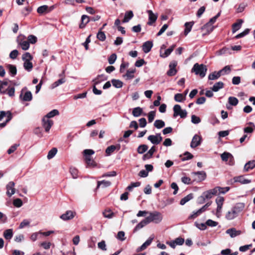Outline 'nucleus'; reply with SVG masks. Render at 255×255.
Wrapping results in <instances>:
<instances>
[{
    "mask_svg": "<svg viewBox=\"0 0 255 255\" xmlns=\"http://www.w3.org/2000/svg\"><path fill=\"white\" fill-rule=\"evenodd\" d=\"M193 198V194H189L180 200V204L181 205H184L186 203L191 200Z\"/></svg>",
    "mask_w": 255,
    "mask_h": 255,
    "instance_id": "obj_39",
    "label": "nucleus"
},
{
    "mask_svg": "<svg viewBox=\"0 0 255 255\" xmlns=\"http://www.w3.org/2000/svg\"><path fill=\"white\" fill-rule=\"evenodd\" d=\"M7 68H8L9 73L12 76H14L16 74L17 70L15 66L8 64L7 66Z\"/></svg>",
    "mask_w": 255,
    "mask_h": 255,
    "instance_id": "obj_38",
    "label": "nucleus"
},
{
    "mask_svg": "<svg viewBox=\"0 0 255 255\" xmlns=\"http://www.w3.org/2000/svg\"><path fill=\"white\" fill-rule=\"evenodd\" d=\"M121 148V146L120 144H118L117 145H111L108 147L106 150V153L107 155H109L112 153H113L116 149L119 150Z\"/></svg>",
    "mask_w": 255,
    "mask_h": 255,
    "instance_id": "obj_22",
    "label": "nucleus"
},
{
    "mask_svg": "<svg viewBox=\"0 0 255 255\" xmlns=\"http://www.w3.org/2000/svg\"><path fill=\"white\" fill-rule=\"evenodd\" d=\"M111 82L113 86L117 88H122L123 85V82L119 80L113 79L112 80Z\"/></svg>",
    "mask_w": 255,
    "mask_h": 255,
    "instance_id": "obj_44",
    "label": "nucleus"
},
{
    "mask_svg": "<svg viewBox=\"0 0 255 255\" xmlns=\"http://www.w3.org/2000/svg\"><path fill=\"white\" fill-rule=\"evenodd\" d=\"M75 213L72 211H67L65 213L60 216V218L64 221H67L73 219Z\"/></svg>",
    "mask_w": 255,
    "mask_h": 255,
    "instance_id": "obj_16",
    "label": "nucleus"
},
{
    "mask_svg": "<svg viewBox=\"0 0 255 255\" xmlns=\"http://www.w3.org/2000/svg\"><path fill=\"white\" fill-rule=\"evenodd\" d=\"M57 149L56 148H52L48 153L47 157L48 159L52 158L56 154Z\"/></svg>",
    "mask_w": 255,
    "mask_h": 255,
    "instance_id": "obj_47",
    "label": "nucleus"
},
{
    "mask_svg": "<svg viewBox=\"0 0 255 255\" xmlns=\"http://www.w3.org/2000/svg\"><path fill=\"white\" fill-rule=\"evenodd\" d=\"M215 190H216V195L219 194V193L225 194L227 192L230 190L229 187H226L225 188H222L220 187H216L214 188Z\"/></svg>",
    "mask_w": 255,
    "mask_h": 255,
    "instance_id": "obj_36",
    "label": "nucleus"
},
{
    "mask_svg": "<svg viewBox=\"0 0 255 255\" xmlns=\"http://www.w3.org/2000/svg\"><path fill=\"white\" fill-rule=\"evenodd\" d=\"M13 205L16 207H20L22 205V202L20 199L17 198L13 200Z\"/></svg>",
    "mask_w": 255,
    "mask_h": 255,
    "instance_id": "obj_64",
    "label": "nucleus"
},
{
    "mask_svg": "<svg viewBox=\"0 0 255 255\" xmlns=\"http://www.w3.org/2000/svg\"><path fill=\"white\" fill-rule=\"evenodd\" d=\"M192 174L194 176L193 180L198 182L204 180L207 177L206 173L204 171L193 172Z\"/></svg>",
    "mask_w": 255,
    "mask_h": 255,
    "instance_id": "obj_7",
    "label": "nucleus"
},
{
    "mask_svg": "<svg viewBox=\"0 0 255 255\" xmlns=\"http://www.w3.org/2000/svg\"><path fill=\"white\" fill-rule=\"evenodd\" d=\"M193 25V22H186L185 23V28L184 30V33L185 36H186L190 32Z\"/></svg>",
    "mask_w": 255,
    "mask_h": 255,
    "instance_id": "obj_34",
    "label": "nucleus"
},
{
    "mask_svg": "<svg viewBox=\"0 0 255 255\" xmlns=\"http://www.w3.org/2000/svg\"><path fill=\"white\" fill-rule=\"evenodd\" d=\"M175 45H172L167 49H166L164 52V53L162 55H161V56L162 57H166L169 56L170 53L173 51Z\"/></svg>",
    "mask_w": 255,
    "mask_h": 255,
    "instance_id": "obj_52",
    "label": "nucleus"
},
{
    "mask_svg": "<svg viewBox=\"0 0 255 255\" xmlns=\"http://www.w3.org/2000/svg\"><path fill=\"white\" fill-rule=\"evenodd\" d=\"M106 80L107 77H106L104 75H99L93 80V82H94V86H96V85L99 84L101 81Z\"/></svg>",
    "mask_w": 255,
    "mask_h": 255,
    "instance_id": "obj_40",
    "label": "nucleus"
},
{
    "mask_svg": "<svg viewBox=\"0 0 255 255\" xmlns=\"http://www.w3.org/2000/svg\"><path fill=\"white\" fill-rule=\"evenodd\" d=\"M8 86V82L6 81H0V92L2 94H6Z\"/></svg>",
    "mask_w": 255,
    "mask_h": 255,
    "instance_id": "obj_28",
    "label": "nucleus"
},
{
    "mask_svg": "<svg viewBox=\"0 0 255 255\" xmlns=\"http://www.w3.org/2000/svg\"><path fill=\"white\" fill-rule=\"evenodd\" d=\"M111 184V183L110 181L103 180L101 181L98 182L97 188H99V187L102 185L103 187H107L110 186Z\"/></svg>",
    "mask_w": 255,
    "mask_h": 255,
    "instance_id": "obj_48",
    "label": "nucleus"
},
{
    "mask_svg": "<svg viewBox=\"0 0 255 255\" xmlns=\"http://www.w3.org/2000/svg\"><path fill=\"white\" fill-rule=\"evenodd\" d=\"M245 208V204L243 203H237L232 208L239 214Z\"/></svg>",
    "mask_w": 255,
    "mask_h": 255,
    "instance_id": "obj_29",
    "label": "nucleus"
},
{
    "mask_svg": "<svg viewBox=\"0 0 255 255\" xmlns=\"http://www.w3.org/2000/svg\"><path fill=\"white\" fill-rule=\"evenodd\" d=\"M249 125H251V127H247L244 128V131L246 133H252L253 132L255 128V126L253 123L250 122Z\"/></svg>",
    "mask_w": 255,
    "mask_h": 255,
    "instance_id": "obj_43",
    "label": "nucleus"
},
{
    "mask_svg": "<svg viewBox=\"0 0 255 255\" xmlns=\"http://www.w3.org/2000/svg\"><path fill=\"white\" fill-rule=\"evenodd\" d=\"M238 214L236 211L232 208L230 210L228 211L226 214L225 217L228 220H231L235 219L238 216Z\"/></svg>",
    "mask_w": 255,
    "mask_h": 255,
    "instance_id": "obj_18",
    "label": "nucleus"
},
{
    "mask_svg": "<svg viewBox=\"0 0 255 255\" xmlns=\"http://www.w3.org/2000/svg\"><path fill=\"white\" fill-rule=\"evenodd\" d=\"M249 31H250V29H246L243 32L240 33V34L237 35L236 36H235V38H237V39H239V38H240L241 37H243L245 36H246V35H247L249 33Z\"/></svg>",
    "mask_w": 255,
    "mask_h": 255,
    "instance_id": "obj_60",
    "label": "nucleus"
},
{
    "mask_svg": "<svg viewBox=\"0 0 255 255\" xmlns=\"http://www.w3.org/2000/svg\"><path fill=\"white\" fill-rule=\"evenodd\" d=\"M174 100L177 102H182L185 100V96L183 94H176L174 96Z\"/></svg>",
    "mask_w": 255,
    "mask_h": 255,
    "instance_id": "obj_45",
    "label": "nucleus"
},
{
    "mask_svg": "<svg viewBox=\"0 0 255 255\" xmlns=\"http://www.w3.org/2000/svg\"><path fill=\"white\" fill-rule=\"evenodd\" d=\"M148 149V146L145 144L139 145L137 148V152L139 154H142Z\"/></svg>",
    "mask_w": 255,
    "mask_h": 255,
    "instance_id": "obj_49",
    "label": "nucleus"
},
{
    "mask_svg": "<svg viewBox=\"0 0 255 255\" xmlns=\"http://www.w3.org/2000/svg\"><path fill=\"white\" fill-rule=\"evenodd\" d=\"M231 71V68L229 66H226L222 69L220 70V73L221 75H225L226 74H229L230 73Z\"/></svg>",
    "mask_w": 255,
    "mask_h": 255,
    "instance_id": "obj_54",
    "label": "nucleus"
},
{
    "mask_svg": "<svg viewBox=\"0 0 255 255\" xmlns=\"http://www.w3.org/2000/svg\"><path fill=\"white\" fill-rule=\"evenodd\" d=\"M224 83L222 82H218L216 83L211 88L212 91L218 92L219 90L224 87Z\"/></svg>",
    "mask_w": 255,
    "mask_h": 255,
    "instance_id": "obj_32",
    "label": "nucleus"
},
{
    "mask_svg": "<svg viewBox=\"0 0 255 255\" xmlns=\"http://www.w3.org/2000/svg\"><path fill=\"white\" fill-rule=\"evenodd\" d=\"M59 115V111L56 109H54L49 112L44 118H47L48 119L54 117V116H58Z\"/></svg>",
    "mask_w": 255,
    "mask_h": 255,
    "instance_id": "obj_37",
    "label": "nucleus"
},
{
    "mask_svg": "<svg viewBox=\"0 0 255 255\" xmlns=\"http://www.w3.org/2000/svg\"><path fill=\"white\" fill-rule=\"evenodd\" d=\"M147 13L148 14V25H152L153 23L155 22L157 18V14L154 13L151 10H147Z\"/></svg>",
    "mask_w": 255,
    "mask_h": 255,
    "instance_id": "obj_14",
    "label": "nucleus"
},
{
    "mask_svg": "<svg viewBox=\"0 0 255 255\" xmlns=\"http://www.w3.org/2000/svg\"><path fill=\"white\" fill-rule=\"evenodd\" d=\"M28 42L31 44H34L37 41V37L33 35H30L27 37Z\"/></svg>",
    "mask_w": 255,
    "mask_h": 255,
    "instance_id": "obj_59",
    "label": "nucleus"
},
{
    "mask_svg": "<svg viewBox=\"0 0 255 255\" xmlns=\"http://www.w3.org/2000/svg\"><path fill=\"white\" fill-rule=\"evenodd\" d=\"M133 16V14L132 11L129 10L128 11L125 13L124 18L123 20V22H128L129 21L130 19H131Z\"/></svg>",
    "mask_w": 255,
    "mask_h": 255,
    "instance_id": "obj_33",
    "label": "nucleus"
},
{
    "mask_svg": "<svg viewBox=\"0 0 255 255\" xmlns=\"http://www.w3.org/2000/svg\"><path fill=\"white\" fill-rule=\"evenodd\" d=\"M149 216L146 218L149 223L154 222L156 224L160 223L162 220L161 214L157 211L148 213Z\"/></svg>",
    "mask_w": 255,
    "mask_h": 255,
    "instance_id": "obj_2",
    "label": "nucleus"
},
{
    "mask_svg": "<svg viewBox=\"0 0 255 255\" xmlns=\"http://www.w3.org/2000/svg\"><path fill=\"white\" fill-rule=\"evenodd\" d=\"M221 157L222 161L228 162L227 164L229 165H233L234 164V158L232 154L228 152H224L221 154Z\"/></svg>",
    "mask_w": 255,
    "mask_h": 255,
    "instance_id": "obj_6",
    "label": "nucleus"
},
{
    "mask_svg": "<svg viewBox=\"0 0 255 255\" xmlns=\"http://www.w3.org/2000/svg\"><path fill=\"white\" fill-rule=\"evenodd\" d=\"M117 59V55L113 53L108 58V62L110 64H113Z\"/></svg>",
    "mask_w": 255,
    "mask_h": 255,
    "instance_id": "obj_58",
    "label": "nucleus"
},
{
    "mask_svg": "<svg viewBox=\"0 0 255 255\" xmlns=\"http://www.w3.org/2000/svg\"><path fill=\"white\" fill-rule=\"evenodd\" d=\"M202 137L198 135L195 134L191 141L190 146L192 148H195L200 145L201 143Z\"/></svg>",
    "mask_w": 255,
    "mask_h": 255,
    "instance_id": "obj_11",
    "label": "nucleus"
},
{
    "mask_svg": "<svg viewBox=\"0 0 255 255\" xmlns=\"http://www.w3.org/2000/svg\"><path fill=\"white\" fill-rule=\"evenodd\" d=\"M235 182H240L242 184H249L251 182V180L245 179L244 176H236L234 178Z\"/></svg>",
    "mask_w": 255,
    "mask_h": 255,
    "instance_id": "obj_17",
    "label": "nucleus"
},
{
    "mask_svg": "<svg viewBox=\"0 0 255 255\" xmlns=\"http://www.w3.org/2000/svg\"><path fill=\"white\" fill-rule=\"evenodd\" d=\"M12 118L11 113L9 111L5 112H0V128L4 127L6 123L8 122Z\"/></svg>",
    "mask_w": 255,
    "mask_h": 255,
    "instance_id": "obj_3",
    "label": "nucleus"
},
{
    "mask_svg": "<svg viewBox=\"0 0 255 255\" xmlns=\"http://www.w3.org/2000/svg\"><path fill=\"white\" fill-rule=\"evenodd\" d=\"M97 38L101 41H104L106 38V35L104 32L100 29L98 33L97 34Z\"/></svg>",
    "mask_w": 255,
    "mask_h": 255,
    "instance_id": "obj_50",
    "label": "nucleus"
},
{
    "mask_svg": "<svg viewBox=\"0 0 255 255\" xmlns=\"http://www.w3.org/2000/svg\"><path fill=\"white\" fill-rule=\"evenodd\" d=\"M70 172L74 179H76L78 177V170L75 168H70Z\"/></svg>",
    "mask_w": 255,
    "mask_h": 255,
    "instance_id": "obj_61",
    "label": "nucleus"
},
{
    "mask_svg": "<svg viewBox=\"0 0 255 255\" xmlns=\"http://www.w3.org/2000/svg\"><path fill=\"white\" fill-rule=\"evenodd\" d=\"M152 46L153 44L151 41H146L142 45V50L144 53H147L150 51Z\"/></svg>",
    "mask_w": 255,
    "mask_h": 255,
    "instance_id": "obj_19",
    "label": "nucleus"
},
{
    "mask_svg": "<svg viewBox=\"0 0 255 255\" xmlns=\"http://www.w3.org/2000/svg\"><path fill=\"white\" fill-rule=\"evenodd\" d=\"M228 102L231 105L235 106L238 104L239 101L236 97H230L228 99Z\"/></svg>",
    "mask_w": 255,
    "mask_h": 255,
    "instance_id": "obj_51",
    "label": "nucleus"
},
{
    "mask_svg": "<svg viewBox=\"0 0 255 255\" xmlns=\"http://www.w3.org/2000/svg\"><path fill=\"white\" fill-rule=\"evenodd\" d=\"M20 98L24 101H30L32 99L31 92L27 91L22 96V93L20 95Z\"/></svg>",
    "mask_w": 255,
    "mask_h": 255,
    "instance_id": "obj_24",
    "label": "nucleus"
},
{
    "mask_svg": "<svg viewBox=\"0 0 255 255\" xmlns=\"http://www.w3.org/2000/svg\"><path fill=\"white\" fill-rule=\"evenodd\" d=\"M22 59L24 61H31L32 59V56L29 52H26L23 54Z\"/></svg>",
    "mask_w": 255,
    "mask_h": 255,
    "instance_id": "obj_55",
    "label": "nucleus"
},
{
    "mask_svg": "<svg viewBox=\"0 0 255 255\" xmlns=\"http://www.w3.org/2000/svg\"><path fill=\"white\" fill-rule=\"evenodd\" d=\"M13 236L12 229H9L5 230L3 232V237L5 240L10 241Z\"/></svg>",
    "mask_w": 255,
    "mask_h": 255,
    "instance_id": "obj_26",
    "label": "nucleus"
},
{
    "mask_svg": "<svg viewBox=\"0 0 255 255\" xmlns=\"http://www.w3.org/2000/svg\"><path fill=\"white\" fill-rule=\"evenodd\" d=\"M149 224L146 218L141 221L140 222H139L134 228L133 230V232H135L137 231L138 230H140V229L144 227L145 226Z\"/></svg>",
    "mask_w": 255,
    "mask_h": 255,
    "instance_id": "obj_21",
    "label": "nucleus"
},
{
    "mask_svg": "<svg viewBox=\"0 0 255 255\" xmlns=\"http://www.w3.org/2000/svg\"><path fill=\"white\" fill-rule=\"evenodd\" d=\"M132 114V115L135 117H138L141 115H142L143 116L146 115L145 114L143 113L142 109L139 107H136V108L133 109Z\"/></svg>",
    "mask_w": 255,
    "mask_h": 255,
    "instance_id": "obj_20",
    "label": "nucleus"
},
{
    "mask_svg": "<svg viewBox=\"0 0 255 255\" xmlns=\"http://www.w3.org/2000/svg\"><path fill=\"white\" fill-rule=\"evenodd\" d=\"M23 67L26 70L30 72L32 69L33 64L30 61H24Z\"/></svg>",
    "mask_w": 255,
    "mask_h": 255,
    "instance_id": "obj_42",
    "label": "nucleus"
},
{
    "mask_svg": "<svg viewBox=\"0 0 255 255\" xmlns=\"http://www.w3.org/2000/svg\"><path fill=\"white\" fill-rule=\"evenodd\" d=\"M48 7L47 5H44L41 6H39L37 9V11L39 14H42L44 12H46L48 10Z\"/></svg>",
    "mask_w": 255,
    "mask_h": 255,
    "instance_id": "obj_53",
    "label": "nucleus"
},
{
    "mask_svg": "<svg viewBox=\"0 0 255 255\" xmlns=\"http://www.w3.org/2000/svg\"><path fill=\"white\" fill-rule=\"evenodd\" d=\"M53 125V121L48 119L47 118H43L42 120V126L46 132H48L49 131Z\"/></svg>",
    "mask_w": 255,
    "mask_h": 255,
    "instance_id": "obj_8",
    "label": "nucleus"
},
{
    "mask_svg": "<svg viewBox=\"0 0 255 255\" xmlns=\"http://www.w3.org/2000/svg\"><path fill=\"white\" fill-rule=\"evenodd\" d=\"M154 237H150L146 241H145L142 245V247L145 249L148 246H149L152 242Z\"/></svg>",
    "mask_w": 255,
    "mask_h": 255,
    "instance_id": "obj_63",
    "label": "nucleus"
},
{
    "mask_svg": "<svg viewBox=\"0 0 255 255\" xmlns=\"http://www.w3.org/2000/svg\"><path fill=\"white\" fill-rule=\"evenodd\" d=\"M154 126L157 128H161L165 126L164 122L160 120H157L154 122Z\"/></svg>",
    "mask_w": 255,
    "mask_h": 255,
    "instance_id": "obj_46",
    "label": "nucleus"
},
{
    "mask_svg": "<svg viewBox=\"0 0 255 255\" xmlns=\"http://www.w3.org/2000/svg\"><path fill=\"white\" fill-rule=\"evenodd\" d=\"M65 81H66V80H65V78H61L60 79H59L57 81H55L52 84V85H51L52 89H54V88L58 87L60 85H61V84L64 83L65 82Z\"/></svg>",
    "mask_w": 255,
    "mask_h": 255,
    "instance_id": "obj_41",
    "label": "nucleus"
},
{
    "mask_svg": "<svg viewBox=\"0 0 255 255\" xmlns=\"http://www.w3.org/2000/svg\"><path fill=\"white\" fill-rule=\"evenodd\" d=\"M226 234L229 235L231 238H233L241 234V231L237 230L235 228H232L228 229L226 231Z\"/></svg>",
    "mask_w": 255,
    "mask_h": 255,
    "instance_id": "obj_15",
    "label": "nucleus"
},
{
    "mask_svg": "<svg viewBox=\"0 0 255 255\" xmlns=\"http://www.w3.org/2000/svg\"><path fill=\"white\" fill-rule=\"evenodd\" d=\"M135 69H130L127 70L126 74L124 76L127 80L131 79L134 78V73L135 72Z\"/></svg>",
    "mask_w": 255,
    "mask_h": 255,
    "instance_id": "obj_30",
    "label": "nucleus"
},
{
    "mask_svg": "<svg viewBox=\"0 0 255 255\" xmlns=\"http://www.w3.org/2000/svg\"><path fill=\"white\" fill-rule=\"evenodd\" d=\"M90 20V17L86 15H83L81 17V23L79 25L80 28H84Z\"/></svg>",
    "mask_w": 255,
    "mask_h": 255,
    "instance_id": "obj_27",
    "label": "nucleus"
},
{
    "mask_svg": "<svg viewBox=\"0 0 255 255\" xmlns=\"http://www.w3.org/2000/svg\"><path fill=\"white\" fill-rule=\"evenodd\" d=\"M103 214L105 218H107L109 219L113 218L114 215V213L111 212L110 210L108 211H105L104 212H103Z\"/></svg>",
    "mask_w": 255,
    "mask_h": 255,
    "instance_id": "obj_56",
    "label": "nucleus"
},
{
    "mask_svg": "<svg viewBox=\"0 0 255 255\" xmlns=\"http://www.w3.org/2000/svg\"><path fill=\"white\" fill-rule=\"evenodd\" d=\"M21 48L24 50H26L29 48V43L27 41H23L20 43Z\"/></svg>",
    "mask_w": 255,
    "mask_h": 255,
    "instance_id": "obj_57",
    "label": "nucleus"
},
{
    "mask_svg": "<svg viewBox=\"0 0 255 255\" xmlns=\"http://www.w3.org/2000/svg\"><path fill=\"white\" fill-rule=\"evenodd\" d=\"M147 139L152 144H158L162 141V137H161L160 133H156L155 135H149Z\"/></svg>",
    "mask_w": 255,
    "mask_h": 255,
    "instance_id": "obj_10",
    "label": "nucleus"
},
{
    "mask_svg": "<svg viewBox=\"0 0 255 255\" xmlns=\"http://www.w3.org/2000/svg\"><path fill=\"white\" fill-rule=\"evenodd\" d=\"M14 185L15 184L13 181L9 182L6 185V194L9 197L11 196L15 193Z\"/></svg>",
    "mask_w": 255,
    "mask_h": 255,
    "instance_id": "obj_13",
    "label": "nucleus"
},
{
    "mask_svg": "<svg viewBox=\"0 0 255 255\" xmlns=\"http://www.w3.org/2000/svg\"><path fill=\"white\" fill-rule=\"evenodd\" d=\"M184 242V239L182 238H177L173 241L167 242V244L171 248H175L177 245H182Z\"/></svg>",
    "mask_w": 255,
    "mask_h": 255,
    "instance_id": "obj_12",
    "label": "nucleus"
},
{
    "mask_svg": "<svg viewBox=\"0 0 255 255\" xmlns=\"http://www.w3.org/2000/svg\"><path fill=\"white\" fill-rule=\"evenodd\" d=\"M243 22V20L241 19H238L237 22L234 23L232 26V31L233 33L236 32L238 31L242 26Z\"/></svg>",
    "mask_w": 255,
    "mask_h": 255,
    "instance_id": "obj_25",
    "label": "nucleus"
},
{
    "mask_svg": "<svg viewBox=\"0 0 255 255\" xmlns=\"http://www.w3.org/2000/svg\"><path fill=\"white\" fill-rule=\"evenodd\" d=\"M221 74L220 73V71L218 72H214L212 73L209 74L208 76V79L210 80H214L218 79L221 76Z\"/></svg>",
    "mask_w": 255,
    "mask_h": 255,
    "instance_id": "obj_35",
    "label": "nucleus"
},
{
    "mask_svg": "<svg viewBox=\"0 0 255 255\" xmlns=\"http://www.w3.org/2000/svg\"><path fill=\"white\" fill-rule=\"evenodd\" d=\"M173 117L176 118L179 116L181 118H185L187 116V113L185 110H182L181 106L175 105L173 107Z\"/></svg>",
    "mask_w": 255,
    "mask_h": 255,
    "instance_id": "obj_5",
    "label": "nucleus"
},
{
    "mask_svg": "<svg viewBox=\"0 0 255 255\" xmlns=\"http://www.w3.org/2000/svg\"><path fill=\"white\" fill-rule=\"evenodd\" d=\"M214 195H216V190L214 189L209 190L203 193L202 195L198 198V202L200 204L203 203L206 199H210Z\"/></svg>",
    "mask_w": 255,
    "mask_h": 255,
    "instance_id": "obj_4",
    "label": "nucleus"
},
{
    "mask_svg": "<svg viewBox=\"0 0 255 255\" xmlns=\"http://www.w3.org/2000/svg\"><path fill=\"white\" fill-rule=\"evenodd\" d=\"M19 146V144H14L12 145L7 151L8 154H10L13 153L17 148Z\"/></svg>",
    "mask_w": 255,
    "mask_h": 255,
    "instance_id": "obj_62",
    "label": "nucleus"
},
{
    "mask_svg": "<svg viewBox=\"0 0 255 255\" xmlns=\"http://www.w3.org/2000/svg\"><path fill=\"white\" fill-rule=\"evenodd\" d=\"M255 167V160L249 161L244 166V171L247 172L250 169H252Z\"/></svg>",
    "mask_w": 255,
    "mask_h": 255,
    "instance_id": "obj_31",
    "label": "nucleus"
},
{
    "mask_svg": "<svg viewBox=\"0 0 255 255\" xmlns=\"http://www.w3.org/2000/svg\"><path fill=\"white\" fill-rule=\"evenodd\" d=\"M156 149L154 146L151 147V148L148 150V151L142 157L143 160H145L147 159L150 158L154 152L155 151Z\"/></svg>",
    "mask_w": 255,
    "mask_h": 255,
    "instance_id": "obj_23",
    "label": "nucleus"
},
{
    "mask_svg": "<svg viewBox=\"0 0 255 255\" xmlns=\"http://www.w3.org/2000/svg\"><path fill=\"white\" fill-rule=\"evenodd\" d=\"M207 68L206 66L201 64H199L198 63H195L191 71L194 72L196 75H199L201 78H203L205 76Z\"/></svg>",
    "mask_w": 255,
    "mask_h": 255,
    "instance_id": "obj_1",
    "label": "nucleus"
},
{
    "mask_svg": "<svg viewBox=\"0 0 255 255\" xmlns=\"http://www.w3.org/2000/svg\"><path fill=\"white\" fill-rule=\"evenodd\" d=\"M224 201V199L223 197H218L216 200V202L217 205V211H216V216L217 217H220L221 215L222 209L223 204Z\"/></svg>",
    "mask_w": 255,
    "mask_h": 255,
    "instance_id": "obj_9",
    "label": "nucleus"
}]
</instances>
